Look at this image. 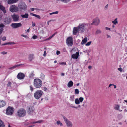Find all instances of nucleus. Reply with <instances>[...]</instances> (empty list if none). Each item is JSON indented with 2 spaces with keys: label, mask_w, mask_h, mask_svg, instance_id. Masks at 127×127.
Masks as SVG:
<instances>
[{
  "label": "nucleus",
  "mask_w": 127,
  "mask_h": 127,
  "mask_svg": "<svg viewBox=\"0 0 127 127\" xmlns=\"http://www.w3.org/2000/svg\"><path fill=\"white\" fill-rule=\"evenodd\" d=\"M90 24H82L79 25L78 28H79V31L81 32H83L86 29L89 28Z\"/></svg>",
  "instance_id": "obj_1"
},
{
  "label": "nucleus",
  "mask_w": 127,
  "mask_h": 127,
  "mask_svg": "<svg viewBox=\"0 0 127 127\" xmlns=\"http://www.w3.org/2000/svg\"><path fill=\"white\" fill-rule=\"evenodd\" d=\"M34 86L36 88H40L42 85L41 80L39 79L36 78L34 80Z\"/></svg>",
  "instance_id": "obj_2"
},
{
  "label": "nucleus",
  "mask_w": 127,
  "mask_h": 127,
  "mask_svg": "<svg viewBox=\"0 0 127 127\" xmlns=\"http://www.w3.org/2000/svg\"><path fill=\"white\" fill-rule=\"evenodd\" d=\"M43 93L42 91L41 90H38L35 92L34 94V96L36 99H39L42 96Z\"/></svg>",
  "instance_id": "obj_3"
},
{
  "label": "nucleus",
  "mask_w": 127,
  "mask_h": 127,
  "mask_svg": "<svg viewBox=\"0 0 127 127\" xmlns=\"http://www.w3.org/2000/svg\"><path fill=\"white\" fill-rule=\"evenodd\" d=\"M26 113V110L23 108H21L19 110L17 111L18 116L20 117L25 116Z\"/></svg>",
  "instance_id": "obj_4"
},
{
  "label": "nucleus",
  "mask_w": 127,
  "mask_h": 127,
  "mask_svg": "<svg viewBox=\"0 0 127 127\" xmlns=\"http://www.w3.org/2000/svg\"><path fill=\"white\" fill-rule=\"evenodd\" d=\"M18 7L21 10L26 11L27 9V6L24 2H22L19 3L18 4Z\"/></svg>",
  "instance_id": "obj_5"
},
{
  "label": "nucleus",
  "mask_w": 127,
  "mask_h": 127,
  "mask_svg": "<svg viewBox=\"0 0 127 127\" xmlns=\"http://www.w3.org/2000/svg\"><path fill=\"white\" fill-rule=\"evenodd\" d=\"M14 110L13 107L9 106L6 109V114L8 115H11L13 113Z\"/></svg>",
  "instance_id": "obj_6"
},
{
  "label": "nucleus",
  "mask_w": 127,
  "mask_h": 127,
  "mask_svg": "<svg viewBox=\"0 0 127 127\" xmlns=\"http://www.w3.org/2000/svg\"><path fill=\"white\" fill-rule=\"evenodd\" d=\"M62 116L67 127H71L72 125V122L66 118L64 116L62 115Z\"/></svg>",
  "instance_id": "obj_7"
},
{
  "label": "nucleus",
  "mask_w": 127,
  "mask_h": 127,
  "mask_svg": "<svg viewBox=\"0 0 127 127\" xmlns=\"http://www.w3.org/2000/svg\"><path fill=\"white\" fill-rule=\"evenodd\" d=\"M66 43L68 46H71L73 44L72 37H69L67 38L66 40Z\"/></svg>",
  "instance_id": "obj_8"
},
{
  "label": "nucleus",
  "mask_w": 127,
  "mask_h": 127,
  "mask_svg": "<svg viewBox=\"0 0 127 127\" xmlns=\"http://www.w3.org/2000/svg\"><path fill=\"white\" fill-rule=\"evenodd\" d=\"M11 18L6 16L3 19L4 24L5 25L9 24L11 22Z\"/></svg>",
  "instance_id": "obj_9"
},
{
  "label": "nucleus",
  "mask_w": 127,
  "mask_h": 127,
  "mask_svg": "<svg viewBox=\"0 0 127 127\" xmlns=\"http://www.w3.org/2000/svg\"><path fill=\"white\" fill-rule=\"evenodd\" d=\"M10 11L12 12H16L18 10V8L14 5H12L9 8Z\"/></svg>",
  "instance_id": "obj_10"
},
{
  "label": "nucleus",
  "mask_w": 127,
  "mask_h": 127,
  "mask_svg": "<svg viewBox=\"0 0 127 127\" xmlns=\"http://www.w3.org/2000/svg\"><path fill=\"white\" fill-rule=\"evenodd\" d=\"M99 19L98 18H96L93 20V22L91 23V25H94L97 26L99 24Z\"/></svg>",
  "instance_id": "obj_11"
},
{
  "label": "nucleus",
  "mask_w": 127,
  "mask_h": 127,
  "mask_svg": "<svg viewBox=\"0 0 127 127\" xmlns=\"http://www.w3.org/2000/svg\"><path fill=\"white\" fill-rule=\"evenodd\" d=\"M34 108L33 106H30L28 107L27 110L28 113L30 115H32L34 111Z\"/></svg>",
  "instance_id": "obj_12"
},
{
  "label": "nucleus",
  "mask_w": 127,
  "mask_h": 127,
  "mask_svg": "<svg viewBox=\"0 0 127 127\" xmlns=\"http://www.w3.org/2000/svg\"><path fill=\"white\" fill-rule=\"evenodd\" d=\"M13 28L16 29L22 26V24L20 23H12L11 25Z\"/></svg>",
  "instance_id": "obj_13"
},
{
  "label": "nucleus",
  "mask_w": 127,
  "mask_h": 127,
  "mask_svg": "<svg viewBox=\"0 0 127 127\" xmlns=\"http://www.w3.org/2000/svg\"><path fill=\"white\" fill-rule=\"evenodd\" d=\"M12 18L14 22L18 21L20 19L19 16L18 15L15 14L12 15Z\"/></svg>",
  "instance_id": "obj_14"
},
{
  "label": "nucleus",
  "mask_w": 127,
  "mask_h": 127,
  "mask_svg": "<svg viewBox=\"0 0 127 127\" xmlns=\"http://www.w3.org/2000/svg\"><path fill=\"white\" fill-rule=\"evenodd\" d=\"M25 76V75L22 72L19 73L17 75L18 79L20 80L23 79Z\"/></svg>",
  "instance_id": "obj_15"
},
{
  "label": "nucleus",
  "mask_w": 127,
  "mask_h": 127,
  "mask_svg": "<svg viewBox=\"0 0 127 127\" xmlns=\"http://www.w3.org/2000/svg\"><path fill=\"white\" fill-rule=\"evenodd\" d=\"M79 55V52H76L75 54H73L72 55V58L76 59H77Z\"/></svg>",
  "instance_id": "obj_16"
},
{
  "label": "nucleus",
  "mask_w": 127,
  "mask_h": 127,
  "mask_svg": "<svg viewBox=\"0 0 127 127\" xmlns=\"http://www.w3.org/2000/svg\"><path fill=\"white\" fill-rule=\"evenodd\" d=\"M79 31V28L78 27H74L73 29V33L75 35Z\"/></svg>",
  "instance_id": "obj_17"
},
{
  "label": "nucleus",
  "mask_w": 127,
  "mask_h": 127,
  "mask_svg": "<svg viewBox=\"0 0 127 127\" xmlns=\"http://www.w3.org/2000/svg\"><path fill=\"white\" fill-rule=\"evenodd\" d=\"M19 0H8L7 3L9 4H12L17 2Z\"/></svg>",
  "instance_id": "obj_18"
},
{
  "label": "nucleus",
  "mask_w": 127,
  "mask_h": 127,
  "mask_svg": "<svg viewBox=\"0 0 127 127\" xmlns=\"http://www.w3.org/2000/svg\"><path fill=\"white\" fill-rule=\"evenodd\" d=\"M5 102L3 101H0V107H1L4 106L5 105Z\"/></svg>",
  "instance_id": "obj_19"
},
{
  "label": "nucleus",
  "mask_w": 127,
  "mask_h": 127,
  "mask_svg": "<svg viewBox=\"0 0 127 127\" xmlns=\"http://www.w3.org/2000/svg\"><path fill=\"white\" fill-rule=\"evenodd\" d=\"M22 64H17L9 68V69L10 70H13L14 68L16 67H17L19 66H20L22 65Z\"/></svg>",
  "instance_id": "obj_20"
},
{
  "label": "nucleus",
  "mask_w": 127,
  "mask_h": 127,
  "mask_svg": "<svg viewBox=\"0 0 127 127\" xmlns=\"http://www.w3.org/2000/svg\"><path fill=\"white\" fill-rule=\"evenodd\" d=\"M73 82L70 80L68 82L67 86L68 87L70 88L72 87L73 86Z\"/></svg>",
  "instance_id": "obj_21"
},
{
  "label": "nucleus",
  "mask_w": 127,
  "mask_h": 127,
  "mask_svg": "<svg viewBox=\"0 0 127 127\" xmlns=\"http://www.w3.org/2000/svg\"><path fill=\"white\" fill-rule=\"evenodd\" d=\"M28 58L30 61H32L34 58L33 55V54H29V55Z\"/></svg>",
  "instance_id": "obj_22"
},
{
  "label": "nucleus",
  "mask_w": 127,
  "mask_h": 127,
  "mask_svg": "<svg viewBox=\"0 0 127 127\" xmlns=\"http://www.w3.org/2000/svg\"><path fill=\"white\" fill-rule=\"evenodd\" d=\"M87 38L86 37L84 38L82 40L81 42V44L82 45L84 44L87 41Z\"/></svg>",
  "instance_id": "obj_23"
},
{
  "label": "nucleus",
  "mask_w": 127,
  "mask_h": 127,
  "mask_svg": "<svg viewBox=\"0 0 127 127\" xmlns=\"http://www.w3.org/2000/svg\"><path fill=\"white\" fill-rule=\"evenodd\" d=\"M0 9L2 11L4 14H5L6 13V11L5 10V7L2 6L0 5Z\"/></svg>",
  "instance_id": "obj_24"
},
{
  "label": "nucleus",
  "mask_w": 127,
  "mask_h": 127,
  "mask_svg": "<svg viewBox=\"0 0 127 127\" xmlns=\"http://www.w3.org/2000/svg\"><path fill=\"white\" fill-rule=\"evenodd\" d=\"M29 16V15L27 13H25L24 15H21V17H22L23 18H28Z\"/></svg>",
  "instance_id": "obj_25"
},
{
  "label": "nucleus",
  "mask_w": 127,
  "mask_h": 127,
  "mask_svg": "<svg viewBox=\"0 0 127 127\" xmlns=\"http://www.w3.org/2000/svg\"><path fill=\"white\" fill-rule=\"evenodd\" d=\"M74 100V95H70V96L69 100L72 101H73Z\"/></svg>",
  "instance_id": "obj_26"
},
{
  "label": "nucleus",
  "mask_w": 127,
  "mask_h": 127,
  "mask_svg": "<svg viewBox=\"0 0 127 127\" xmlns=\"http://www.w3.org/2000/svg\"><path fill=\"white\" fill-rule=\"evenodd\" d=\"M34 76V72L32 71L29 75V78H32Z\"/></svg>",
  "instance_id": "obj_27"
},
{
  "label": "nucleus",
  "mask_w": 127,
  "mask_h": 127,
  "mask_svg": "<svg viewBox=\"0 0 127 127\" xmlns=\"http://www.w3.org/2000/svg\"><path fill=\"white\" fill-rule=\"evenodd\" d=\"M123 117L122 115L121 114H118L117 115V118L119 120L121 119Z\"/></svg>",
  "instance_id": "obj_28"
},
{
  "label": "nucleus",
  "mask_w": 127,
  "mask_h": 127,
  "mask_svg": "<svg viewBox=\"0 0 127 127\" xmlns=\"http://www.w3.org/2000/svg\"><path fill=\"white\" fill-rule=\"evenodd\" d=\"M4 123L0 119V127H4Z\"/></svg>",
  "instance_id": "obj_29"
},
{
  "label": "nucleus",
  "mask_w": 127,
  "mask_h": 127,
  "mask_svg": "<svg viewBox=\"0 0 127 127\" xmlns=\"http://www.w3.org/2000/svg\"><path fill=\"white\" fill-rule=\"evenodd\" d=\"M75 102L76 104H79L80 103V101L78 98H76L75 99Z\"/></svg>",
  "instance_id": "obj_30"
},
{
  "label": "nucleus",
  "mask_w": 127,
  "mask_h": 127,
  "mask_svg": "<svg viewBox=\"0 0 127 127\" xmlns=\"http://www.w3.org/2000/svg\"><path fill=\"white\" fill-rule=\"evenodd\" d=\"M56 123L58 125H60L61 126H63L62 123L60 121H57Z\"/></svg>",
  "instance_id": "obj_31"
},
{
  "label": "nucleus",
  "mask_w": 127,
  "mask_h": 127,
  "mask_svg": "<svg viewBox=\"0 0 127 127\" xmlns=\"http://www.w3.org/2000/svg\"><path fill=\"white\" fill-rule=\"evenodd\" d=\"M117 18L115 19L114 21H112V23L115 25H116V24H117L118 21L117 20Z\"/></svg>",
  "instance_id": "obj_32"
},
{
  "label": "nucleus",
  "mask_w": 127,
  "mask_h": 127,
  "mask_svg": "<svg viewBox=\"0 0 127 127\" xmlns=\"http://www.w3.org/2000/svg\"><path fill=\"white\" fill-rule=\"evenodd\" d=\"M101 32V31L100 30H96L95 32V34H98L100 33Z\"/></svg>",
  "instance_id": "obj_33"
},
{
  "label": "nucleus",
  "mask_w": 127,
  "mask_h": 127,
  "mask_svg": "<svg viewBox=\"0 0 127 127\" xmlns=\"http://www.w3.org/2000/svg\"><path fill=\"white\" fill-rule=\"evenodd\" d=\"M61 1L65 3H67L69 2L71 0H61Z\"/></svg>",
  "instance_id": "obj_34"
},
{
  "label": "nucleus",
  "mask_w": 127,
  "mask_h": 127,
  "mask_svg": "<svg viewBox=\"0 0 127 127\" xmlns=\"http://www.w3.org/2000/svg\"><path fill=\"white\" fill-rule=\"evenodd\" d=\"M75 94H78L79 93V92L78 89H76L75 90Z\"/></svg>",
  "instance_id": "obj_35"
},
{
  "label": "nucleus",
  "mask_w": 127,
  "mask_h": 127,
  "mask_svg": "<svg viewBox=\"0 0 127 127\" xmlns=\"http://www.w3.org/2000/svg\"><path fill=\"white\" fill-rule=\"evenodd\" d=\"M79 100L80 102H82L84 100V98L83 97H81L79 98Z\"/></svg>",
  "instance_id": "obj_36"
},
{
  "label": "nucleus",
  "mask_w": 127,
  "mask_h": 127,
  "mask_svg": "<svg viewBox=\"0 0 127 127\" xmlns=\"http://www.w3.org/2000/svg\"><path fill=\"white\" fill-rule=\"evenodd\" d=\"M120 107V106L119 105H117L115 107V110H119Z\"/></svg>",
  "instance_id": "obj_37"
},
{
  "label": "nucleus",
  "mask_w": 127,
  "mask_h": 127,
  "mask_svg": "<svg viewBox=\"0 0 127 127\" xmlns=\"http://www.w3.org/2000/svg\"><path fill=\"white\" fill-rule=\"evenodd\" d=\"M21 36L23 37H25L26 38H29V37H28V36L26 35H24V34H22L21 35Z\"/></svg>",
  "instance_id": "obj_38"
},
{
  "label": "nucleus",
  "mask_w": 127,
  "mask_h": 127,
  "mask_svg": "<svg viewBox=\"0 0 127 127\" xmlns=\"http://www.w3.org/2000/svg\"><path fill=\"white\" fill-rule=\"evenodd\" d=\"M91 43H92L91 41H90L89 42L86 44V46H89L91 44Z\"/></svg>",
  "instance_id": "obj_39"
},
{
  "label": "nucleus",
  "mask_w": 127,
  "mask_h": 127,
  "mask_svg": "<svg viewBox=\"0 0 127 127\" xmlns=\"http://www.w3.org/2000/svg\"><path fill=\"white\" fill-rule=\"evenodd\" d=\"M11 82L9 81L8 82V83L7 84V85L8 87H11Z\"/></svg>",
  "instance_id": "obj_40"
},
{
  "label": "nucleus",
  "mask_w": 127,
  "mask_h": 127,
  "mask_svg": "<svg viewBox=\"0 0 127 127\" xmlns=\"http://www.w3.org/2000/svg\"><path fill=\"white\" fill-rule=\"evenodd\" d=\"M5 26V25L2 23L0 24V28H4Z\"/></svg>",
  "instance_id": "obj_41"
},
{
  "label": "nucleus",
  "mask_w": 127,
  "mask_h": 127,
  "mask_svg": "<svg viewBox=\"0 0 127 127\" xmlns=\"http://www.w3.org/2000/svg\"><path fill=\"white\" fill-rule=\"evenodd\" d=\"M3 30V28H1L0 29V35L2 34Z\"/></svg>",
  "instance_id": "obj_42"
},
{
  "label": "nucleus",
  "mask_w": 127,
  "mask_h": 127,
  "mask_svg": "<svg viewBox=\"0 0 127 127\" xmlns=\"http://www.w3.org/2000/svg\"><path fill=\"white\" fill-rule=\"evenodd\" d=\"M15 43L13 42H8V44H15Z\"/></svg>",
  "instance_id": "obj_43"
},
{
  "label": "nucleus",
  "mask_w": 127,
  "mask_h": 127,
  "mask_svg": "<svg viewBox=\"0 0 127 127\" xmlns=\"http://www.w3.org/2000/svg\"><path fill=\"white\" fill-rule=\"evenodd\" d=\"M37 36L35 35H34L32 37V38L34 39H35L36 38H37Z\"/></svg>",
  "instance_id": "obj_44"
},
{
  "label": "nucleus",
  "mask_w": 127,
  "mask_h": 127,
  "mask_svg": "<svg viewBox=\"0 0 127 127\" xmlns=\"http://www.w3.org/2000/svg\"><path fill=\"white\" fill-rule=\"evenodd\" d=\"M56 20H51L48 21L47 22V25H49V23L51 22V21H55Z\"/></svg>",
  "instance_id": "obj_45"
},
{
  "label": "nucleus",
  "mask_w": 127,
  "mask_h": 127,
  "mask_svg": "<svg viewBox=\"0 0 127 127\" xmlns=\"http://www.w3.org/2000/svg\"><path fill=\"white\" fill-rule=\"evenodd\" d=\"M70 107H71L74 108L75 109H77V107H76L74 106H73V105L72 104H71L70 105Z\"/></svg>",
  "instance_id": "obj_46"
},
{
  "label": "nucleus",
  "mask_w": 127,
  "mask_h": 127,
  "mask_svg": "<svg viewBox=\"0 0 127 127\" xmlns=\"http://www.w3.org/2000/svg\"><path fill=\"white\" fill-rule=\"evenodd\" d=\"M35 16L38 19H40L41 18V17L40 16L36 14Z\"/></svg>",
  "instance_id": "obj_47"
},
{
  "label": "nucleus",
  "mask_w": 127,
  "mask_h": 127,
  "mask_svg": "<svg viewBox=\"0 0 127 127\" xmlns=\"http://www.w3.org/2000/svg\"><path fill=\"white\" fill-rule=\"evenodd\" d=\"M2 40L3 41H5L6 39V37L5 36H3L2 37Z\"/></svg>",
  "instance_id": "obj_48"
},
{
  "label": "nucleus",
  "mask_w": 127,
  "mask_h": 127,
  "mask_svg": "<svg viewBox=\"0 0 127 127\" xmlns=\"http://www.w3.org/2000/svg\"><path fill=\"white\" fill-rule=\"evenodd\" d=\"M30 90L32 92L33 91V89L32 87V86H30Z\"/></svg>",
  "instance_id": "obj_49"
},
{
  "label": "nucleus",
  "mask_w": 127,
  "mask_h": 127,
  "mask_svg": "<svg viewBox=\"0 0 127 127\" xmlns=\"http://www.w3.org/2000/svg\"><path fill=\"white\" fill-rule=\"evenodd\" d=\"M60 54V52L59 51L57 50L56 51V54L57 55Z\"/></svg>",
  "instance_id": "obj_50"
},
{
  "label": "nucleus",
  "mask_w": 127,
  "mask_h": 127,
  "mask_svg": "<svg viewBox=\"0 0 127 127\" xmlns=\"http://www.w3.org/2000/svg\"><path fill=\"white\" fill-rule=\"evenodd\" d=\"M7 53V52H5L4 51H3L2 52H1V54H3V55H5Z\"/></svg>",
  "instance_id": "obj_51"
},
{
  "label": "nucleus",
  "mask_w": 127,
  "mask_h": 127,
  "mask_svg": "<svg viewBox=\"0 0 127 127\" xmlns=\"http://www.w3.org/2000/svg\"><path fill=\"white\" fill-rule=\"evenodd\" d=\"M43 122V121L42 120H39V121H36L37 123H40L42 122Z\"/></svg>",
  "instance_id": "obj_52"
},
{
  "label": "nucleus",
  "mask_w": 127,
  "mask_h": 127,
  "mask_svg": "<svg viewBox=\"0 0 127 127\" xmlns=\"http://www.w3.org/2000/svg\"><path fill=\"white\" fill-rule=\"evenodd\" d=\"M43 90L44 91H46V92L47 91V90H48L47 88L46 87H44V88Z\"/></svg>",
  "instance_id": "obj_53"
},
{
  "label": "nucleus",
  "mask_w": 127,
  "mask_h": 127,
  "mask_svg": "<svg viewBox=\"0 0 127 127\" xmlns=\"http://www.w3.org/2000/svg\"><path fill=\"white\" fill-rule=\"evenodd\" d=\"M118 70L120 71L121 72L122 71V68L121 67L118 68Z\"/></svg>",
  "instance_id": "obj_54"
},
{
  "label": "nucleus",
  "mask_w": 127,
  "mask_h": 127,
  "mask_svg": "<svg viewBox=\"0 0 127 127\" xmlns=\"http://www.w3.org/2000/svg\"><path fill=\"white\" fill-rule=\"evenodd\" d=\"M60 64H62V65L65 64L66 63L65 62H62V63H60Z\"/></svg>",
  "instance_id": "obj_55"
},
{
  "label": "nucleus",
  "mask_w": 127,
  "mask_h": 127,
  "mask_svg": "<svg viewBox=\"0 0 127 127\" xmlns=\"http://www.w3.org/2000/svg\"><path fill=\"white\" fill-rule=\"evenodd\" d=\"M41 76L42 77L41 78L42 79H43L44 78L45 76L44 74H42Z\"/></svg>",
  "instance_id": "obj_56"
},
{
  "label": "nucleus",
  "mask_w": 127,
  "mask_h": 127,
  "mask_svg": "<svg viewBox=\"0 0 127 127\" xmlns=\"http://www.w3.org/2000/svg\"><path fill=\"white\" fill-rule=\"evenodd\" d=\"M105 29L106 30H109V31H110V30H111L110 28H109L107 27H106L105 28Z\"/></svg>",
  "instance_id": "obj_57"
},
{
  "label": "nucleus",
  "mask_w": 127,
  "mask_h": 127,
  "mask_svg": "<svg viewBox=\"0 0 127 127\" xmlns=\"http://www.w3.org/2000/svg\"><path fill=\"white\" fill-rule=\"evenodd\" d=\"M30 15H32V16H35V15L36 14L33 13H30Z\"/></svg>",
  "instance_id": "obj_58"
},
{
  "label": "nucleus",
  "mask_w": 127,
  "mask_h": 127,
  "mask_svg": "<svg viewBox=\"0 0 127 127\" xmlns=\"http://www.w3.org/2000/svg\"><path fill=\"white\" fill-rule=\"evenodd\" d=\"M46 51H44V53L43 56H44L45 57L46 55Z\"/></svg>",
  "instance_id": "obj_59"
},
{
  "label": "nucleus",
  "mask_w": 127,
  "mask_h": 127,
  "mask_svg": "<svg viewBox=\"0 0 127 127\" xmlns=\"http://www.w3.org/2000/svg\"><path fill=\"white\" fill-rule=\"evenodd\" d=\"M8 45V43H3L2 44V45L3 46V45Z\"/></svg>",
  "instance_id": "obj_60"
},
{
  "label": "nucleus",
  "mask_w": 127,
  "mask_h": 127,
  "mask_svg": "<svg viewBox=\"0 0 127 127\" xmlns=\"http://www.w3.org/2000/svg\"><path fill=\"white\" fill-rule=\"evenodd\" d=\"M56 33H54V34H53L51 36H50V38H52V37H53L54 36V35Z\"/></svg>",
  "instance_id": "obj_61"
},
{
  "label": "nucleus",
  "mask_w": 127,
  "mask_h": 127,
  "mask_svg": "<svg viewBox=\"0 0 127 127\" xmlns=\"http://www.w3.org/2000/svg\"><path fill=\"white\" fill-rule=\"evenodd\" d=\"M113 84H110L109 85L108 88H109L111 86H113Z\"/></svg>",
  "instance_id": "obj_62"
},
{
  "label": "nucleus",
  "mask_w": 127,
  "mask_h": 127,
  "mask_svg": "<svg viewBox=\"0 0 127 127\" xmlns=\"http://www.w3.org/2000/svg\"><path fill=\"white\" fill-rule=\"evenodd\" d=\"M35 24L34 23L33 24H32V26L33 27H34L35 26Z\"/></svg>",
  "instance_id": "obj_63"
},
{
  "label": "nucleus",
  "mask_w": 127,
  "mask_h": 127,
  "mask_svg": "<svg viewBox=\"0 0 127 127\" xmlns=\"http://www.w3.org/2000/svg\"><path fill=\"white\" fill-rule=\"evenodd\" d=\"M63 51L64 52H66V50L65 48H64L63 49Z\"/></svg>",
  "instance_id": "obj_64"
}]
</instances>
